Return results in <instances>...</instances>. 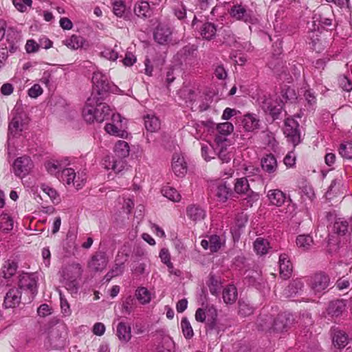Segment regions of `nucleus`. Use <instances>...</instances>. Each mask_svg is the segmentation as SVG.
<instances>
[{"label":"nucleus","mask_w":352,"mask_h":352,"mask_svg":"<svg viewBox=\"0 0 352 352\" xmlns=\"http://www.w3.org/2000/svg\"><path fill=\"white\" fill-rule=\"evenodd\" d=\"M25 114L19 107H15L14 109V116L9 123L8 134L13 137L21 135L25 127Z\"/></svg>","instance_id":"obj_4"},{"label":"nucleus","mask_w":352,"mask_h":352,"mask_svg":"<svg viewBox=\"0 0 352 352\" xmlns=\"http://www.w3.org/2000/svg\"><path fill=\"white\" fill-rule=\"evenodd\" d=\"M210 250L211 252H217L221 246L220 237L216 234L211 235L209 237Z\"/></svg>","instance_id":"obj_51"},{"label":"nucleus","mask_w":352,"mask_h":352,"mask_svg":"<svg viewBox=\"0 0 352 352\" xmlns=\"http://www.w3.org/2000/svg\"><path fill=\"white\" fill-rule=\"evenodd\" d=\"M207 285L210 293L212 295L217 296L221 288V283L214 274H210Z\"/></svg>","instance_id":"obj_42"},{"label":"nucleus","mask_w":352,"mask_h":352,"mask_svg":"<svg viewBox=\"0 0 352 352\" xmlns=\"http://www.w3.org/2000/svg\"><path fill=\"white\" fill-rule=\"evenodd\" d=\"M64 281L65 287L70 294H77L79 288L77 278L64 280Z\"/></svg>","instance_id":"obj_52"},{"label":"nucleus","mask_w":352,"mask_h":352,"mask_svg":"<svg viewBox=\"0 0 352 352\" xmlns=\"http://www.w3.org/2000/svg\"><path fill=\"white\" fill-rule=\"evenodd\" d=\"M303 287L304 284L300 280H294L284 289L283 294L287 298L294 297L302 292Z\"/></svg>","instance_id":"obj_21"},{"label":"nucleus","mask_w":352,"mask_h":352,"mask_svg":"<svg viewBox=\"0 0 352 352\" xmlns=\"http://www.w3.org/2000/svg\"><path fill=\"white\" fill-rule=\"evenodd\" d=\"M332 340L335 347L344 348L348 343V335L338 329H332Z\"/></svg>","instance_id":"obj_22"},{"label":"nucleus","mask_w":352,"mask_h":352,"mask_svg":"<svg viewBox=\"0 0 352 352\" xmlns=\"http://www.w3.org/2000/svg\"><path fill=\"white\" fill-rule=\"evenodd\" d=\"M340 184V180L335 179H333L331 185L329 186L327 192H326V197L329 199L331 198L332 194H336L337 192L339 190V186Z\"/></svg>","instance_id":"obj_57"},{"label":"nucleus","mask_w":352,"mask_h":352,"mask_svg":"<svg viewBox=\"0 0 352 352\" xmlns=\"http://www.w3.org/2000/svg\"><path fill=\"white\" fill-rule=\"evenodd\" d=\"M259 122L256 115L248 113L243 120V127L247 131H253L258 129Z\"/></svg>","instance_id":"obj_31"},{"label":"nucleus","mask_w":352,"mask_h":352,"mask_svg":"<svg viewBox=\"0 0 352 352\" xmlns=\"http://www.w3.org/2000/svg\"><path fill=\"white\" fill-rule=\"evenodd\" d=\"M129 146L123 140H119L115 145L114 153L118 158H126L129 155Z\"/></svg>","instance_id":"obj_32"},{"label":"nucleus","mask_w":352,"mask_h":352,"mask_svg":"<svg viewBox=\"0 0 352 352\" xmlns=\"http://www.w3.org/2000/svg\"><path fill=\"white\" fill-rule=\"evenodd\" d=\"M230 14L237 20H243L245 22H252V17L250 12L241 5L232 6L230 10Z\"/></svg>","instance_id":"obj_20"},{"label":"nucleus","mask_w":352,"mask_h":352,"mask_svg":"<svg viewBox=\"0 0 352 352\" xmlns=\"http://www.w3.org/2000/svg\"><path fill=\"white\" fill-rule=\"evenodd\" d=\"M296 245L303 250H307L314 245V240L309 234H300L296 237Z\"/></svg>","instance_id":"obj_36"},{"label":"nucleus","mask_w":352,"mask_h":352,"mask_svg":"<svg viewBox=\"0 0 352 352\" xmlns=\"http://www.w3.org/2000/svg\"><path fill=\"white\" fill-rule=\"evenodd\" d=\"M76 175L73 168H63L61 173V179L66 181L67 184L69 185L76 179Z\"/></svg>","instance_id":"obj_48"},{"label":"nucleus","mask_w":352,"mask_h":352,"mask_svg":"<svg viewBox=\"0 0 352 352\" xmlns=\"http://www.w3.org/2000/svg\"><path fill=\"white\" fill-rule=\"evenodd\" d=\"M237 298L236 288L233 285H230L223 291V299L226 304L234 303Z\"/></svg>","instance_id":"obj_38"},{"label":"nucleus","mask_w":352,"mask_h":352,"mask_svg":"<svg viewBox=\"0 0 352 352\" xmlns=\"http://www.w3.org/2000/svg\"><path fill=\"white\" fill-rule=\"evenodd\" d=\"M40 45L36 43L34 40H28L25 45V50L28 53H34L39 49Z\"/></svg>","instance_id":"obj_64"},{"label":"nucleus","mask_w":352,"mask_h":352,"mask_svg":"<svg viewBox=\"0 0 352 352\" xmlns=\"http://www.w3.org/2000/svg\"><path fill=\"white\" fill-rule=\"evenodd\" d=\"M263 140L265 144L270 147L272 150H275L278 143L276 141L272 133L269 131H263Z\"/></svg>","instance_id":"obj_47"},{"label":"nucleus","mask_w":352,"mask_h":352,"mask_svg":"<svg viewBox=\"0 0 352 352\" xmlns=\"http://www.w3.org/2000/svg\"><path fill=\"white\" fill-rule=\"evenodd\" d=\"M43 93V89L38 84L34 85L29 90L28 95L30 97L36 98Z\"/></svg>","instance_id":"obj_62"},{"label":"nucleus","mask_w":352,"mask_h":352,"mask_svg":"<svg viewBox=\"0 0 352 352\" xmlns=\"http://www.w3.org/2000/svg\"><path fill=\"white\" fill-rule=\"evenodd\" d=\"M333 230L338 234L345 235L347 233H350L351 228L346 220L338 219L333 224Z\"/></svg>","instance_id":"obj_37"},{"label":"nucleus","mask_w":352,"mask_h":352,"mask_svg":"<svg viewBox=\"0 0 352 352\" xmlns=\"http://www.w3.org/2000/svg\"><path fill=\"white\" fill-rule=\"evenodd\" d=\"M254 309L249 304L244 301H239V313L243 316H248L253 314Z\"/></svg>","instance_id":"obj_53"},{"label":"nucleus","mask_w":352,"mask_h":352,"mask_svg":"<svg viewBox=\"0 0 352 352\" xmlns=\"http://www.w3.org/2000/svg\"><path fill=\"white\" fill-rule=\"evenodd\" d=\"M204 310L201 308H198L195 312V319L197 321L200 322H206V320H208V308Z\"/></svg>","instance_id":"obj_59"},{"label":"nucleus","mask_w":352,"mask_h":352,"mask_svg":"<svg viewBox=\"0 0 352 352\" xmlns=\"http://www.w3.org/2000/svg\"><path fill=\"white\" fill-rule=\"evenodd\" d=\"M188 217L194 221L203 220L206 217V212L199 206L192 205L187 208Z\"/></svg>","instance_id":"obj_30"},{"label":"nucleus","mask_w":352,"mask_h":352,"mask_svg":"<svg viewBox=\"0 0 352 352\" xmlns=\"http://www.w3.org/2000/svg\"><path fill=\"white\" fill-rule=\"evenodd\" d=\"M284 134L287 140L295 146L300 143L301 135L299 124L294 118H287L285 121Z\"/></svg>","instance_id":"obj_5"},{"label":"nucleus","mask_w":352,"mask_h":352,"mask_svg":"<svg viewBox=\"0 0 352 352\" xmlns=\"http://www.w3.org/2000/svg\"><path fill=\"white\" fill-rule=\"evenodd\" d=\"M196 24H197V28L199 29L200 35L204 39L210 41L214 38L217 32V26L214 23L209 21H200L195 16L192 25L194 26Z\"/></svg>","instance_id":"obj_7"},{"label":"nucleus","mask_w":352,"mask_h":352,"mask_svg":"<svg viewBox=\"0 0 352 352\" xmlns=\"http://www.w3.org/2000/svg\"><path fill=\"white\" fill-rule=\"evenodd\" d=\"M172 168L175 174L178 177H183L187 171V167L184 158L173 155Z\"/></svg>","instance_id":"obj_27"},{"label":"nucleus","mask_w":352,"mask_h":352,"mask_svg":"<svg viewBox=\"0 0 352 352\" xmlns=\"http://www.w3.org/2000/svg\"><path fill=\"white\" fill-rule=\"evenodd\" d=\"M107 258L102 252H96L88 263V267L94 272L102 271L107 265Z\"/></svg>","instance_id":"obj_11"},{"label":"nucleus","mask_w":352,"mask_h":352,"mask_svg":"<svg viewBox=\"0 0 352 352\" xmlns=\"http://www.w3.org/2000/svg\"><path fill=\"white\" fill-rule=\"evenodd\" d=\"M22 300V292L16 287H12L4 297L3 305L6 308H14L19 306Z\"/></svg>","instance_id":"obj_10"},{"label":"nucleus","mask_w":352,"mask_h":352,"mask_svg":"<svg viewBox=\"0 0 352 352\" xmlns=\"http://www.w3.org/2000/svg\"><path fill=\"white\" fill-rule=\"evenodd\" d=\"M262 109L271 115L274 120L277 119L283 110V105L271 99H265L262 102Z\"/></svg>","instance_id":"obj_13"},{"label":"nucleus","mask_w":352,"mask_h":352,"mask_svg":"<svg viewBox=\"0 0 352 352\" xmlns=\"http://www.w3.org/2000/svg\"><path fill=\"white\" fill-rule=\"evenodd\" d=\"M144 126L147 131L153 133L160 129L161 122L157 117L154 115H146L144 117Z\"/></svg>","instance_id":"obj_28"},{"label":"nucleus","mask_w":352,"mask_h":352,"mask_svg":"<svg viewBox=\"0 0 352 352\" xmlns=\"http://www.w3.org/2000/svg\"><path fill=\"white\" fill-rule=\"evenodd\" d=\"M125 11V6L122 1H116L113 3V12L118 16H122Z\"/></svg>","instance_id":"obj_63"},{"label":"nucleus","mask_w":352,"mask_h":352,"mask_svg":"<svg viewBox=\"0 0 352 352\" xmlns=\"http://www.w3.org/2000/svg\"><path fill=\"white\" fill-rule=\"evenodd\" d=\"M290 320L286 314H279L275 319H273L272 332H283L287 330Z\"/></svg>","instance_id":"obj_18"},{"label":"nucleus","mask_w":352,"mask_h":352,"mask_svg":"<svg viewBox=\"0 0 352 352\" xmlns=\"http://www.w3.org/2000/svg\"><path fill=\"white\" fill-rule=\"evenodd\" d=\"M197 46L188 45L182 47L175 56V59L179 65H192L196 57Z\"/></svg>","instance_id":"obj_8"},{"label":"nucleus","mask_w":352,"mask_h":352,"mask_svg":"<svg viewBox=\"0 0 352 352\" xmlns=\"http://www.w3.org/2000/svg\"><path fill=\"white\" fill-rule=\"evenodd\" d=\"M330 283L329 275L323 272L316 273L311 280V287L315 293H320L326 289Z\"/></svg>","instance_id":"obj_9"},{"label":"nucleus","mask_w":352,"mask_h":352,"mask_svg":"<svg viewBox=\"0 0 352 352\" xmlns=\"http://www.w3.org/2000/svg\"><path fill=\"white\" fill-rule=\"evenodd\" d=\"M93 91L87 99L85 107L82 110V116L88 123L94 122H102L107 120L111 114V109L104 103L109 93L116 87L109 82L107 77L100 72H95L92 77Z\"/></svg>","instance_id":"obj_1"},{"label":"nucleus","mask_w":352,"mask_h":352,"mask_svg":"<svg viewBox=\"0 0 352 352\" xmlns=\"http://www.w3.org/2000/svg\"><path fill=\"white\" fill-rule=\"evenodd\" d=\"M206 328L207 332L215 330L219 333L220 331L217 323V311L213 306L208 308V320L206 322Z\"/></svg>","instance_id":"obj_17"},{"label":"nucleus","mask_w":352,"mask_h":352,"mask_svg":"<svg viewBox=\"0 0 352 352\" xmlns=\"http://www.w3.org/2000/svg\"><path fill=\"white\" fill-rule=\"evenodd\" d=\"M279 273L281 278L287 280L290 278L292 273V265L286 254L279 256Z\"/></svg>","instance_id":"obj_14"},{"label":"nucleus","mask_w":352,"mask_h":352,"mask_svg":"<svg viewBox=\"0 0 352 352\" xmlns=\"http://www.w3.org/2000/svg\"><path fill=\"white\" fill-rule=\"evenodd\" d=\"M135 299L132 296H128L122 304V312L129 314L133 310Z\"/></svg>","instance_id":"obj_54"},{"label":"nucleus","mask_w":352,"mask_h":352,"mask_svg":"<svg viewBox=\"0 0 352 352\" xmlns=\"http://www.w3.org/2000/svg\"><path fill=\"white\" fill-rule=\"evenodd\" d=\"M267 197L270 203L276 206H281L286 200V195L278 189L269 190Z\"/></svg>","instance_id":"obj_25"},{"label":"nucleus","mask_w":352,"mask_h":352,"mask_svg":"<svg viewBox=\"0 0 352 352\" xmlns=\"http://www.w3.org/2000/svg\"><path fill=\"white\" fill-rule=\"evenodd\" d=\"M34 167L33 162L28 156L17 157L13 163V170L16 176L23 177L28 175Z\"/></svg>","instance_id":"obj_6"},{"label":"nucleus","mask_w":352,"mask_h":352,"mask_svg":"<svg viewBox=\"0 0 352 352\" xmlns=\"http://www.w3.org/2000/svg\"><path fill=\"white\" fill-rule=\"evenodd\" d=\"M216 129L219 134L216 136L215 142L218 146H220V144H223V142L226 140V136L230 134L233 131L234 126L232 123L226 122L217 124Z\"/></svg>","instance_id":"obj_16"},{"label":"nucleus","mask_w":352,"mask_h":352,"mask_svg":"<svg viewBox=\"0 0 352 352\" xmlns=\"http://www.w3.org/2000/svg\"><path fill=\"white\" fill-rule=\"evenodd\" d=\"M262 169L268 173H273L277 168V162L276 157L272 154L266 155L261 159Z\"/></svg>","instance_id":"obj_24"},{"label":"nucleus","mask_w":352,"mask_h":352,"mask_svg":"<svg viewBox=\"0 0 352 352\" xmlns=\"http://www.w3.org/2000/svg\"><path fill=\"white\" fill-rule=\"evenodd\" d=\"M18 263L11 259L6 261L1 267V274L5 279L11 278L16 272Z\"/></svg>","instance_id":"obj_23"},{"label":"nucleus","mask_w":352,"mask_h":352,"mask_svg":"<svg viewBox=\"0 0 352 352\" xmlns=\"http://www.w3.org/2000/svg\"><path fill=\"white\" fill-rule=\"evenodd\" d=\"M219 146H221V148L218 154L219 158L223 163L229 162L231 160L230 154L227 152L226 148L222 146V144H220Z\"/></svg>","instance_id":"obj_61"},{"label":"nucleus","mask_w":352,"mask_h":352,"mask_svg":"<svg viewBox=\"0 0 352 352\" xmlns=\"http://www.w3.org/2000/svg\"><path fill=\"white\" fill-rule=\"evenodd\" d=\"M124 159V158H118L114 157V162L112 164L111 170L115 173H120L124 170L126 166V162Z\"/></svg>","instance_id":"obj_56"},{"label":"nucleus","mask_w":352,"mask_h":352,"mask_svg":"<svg viewBox=\"0 0 352 352\" xmlns=\"http://www.w3.org/2000/svg\"><path fill=\"white\" fill-rule=\"evenodd\" d=\"M135 296L142 304L148 303L151 300L150 292L146 287L138 288L135 292Z\"/></svg>","instance_id":"obj_44"},{"label":"nucleus","mask_w":352,"mask_h":352,"mask_svg":"<svg viewBox=\"0 0 352 352\" xmlns=\"http://www.w3.org/2000/svg\"><path fill=\"white\" fill-rule=\"evenodd\" d=\"M84 42L85 39L82 36L74 34L69 39L65 40L64 43L67 47L76 50L82 47Z\"/></svg>","instance_id":"obj_39"},{"label":"nucleus","mask_w":352,"mask_h":352,"mask_svg":"<svg viewBox=\"0 0 352 352\" xmlns=\"http://www.w3.org/2000/svg\"><path fill=\"white\" fill-rule=\"evenodd\" d=\"M162 195L170 201L174 202L179 201L181 196L177 190L170 186H164L162 189Z\"/></svg>","instance_id":"obj_40"},{"label":"nucleus","mask_w":352,"mask_h":352,"mask_svg":"<svg viewBox=\"0 0 352 352\" xmlns=\"http://www.w3.org/2000/svg\"><path fill=\"white\" fill-rule=\"evenodd\" d=\"M104 129L110 135L120 138H126L127 136V132L123 128L122 124L107 123Z\"/></svg>","instance_id":"obj_29"},{"label":"nucleus","mask_w":352,"mask_h":352,"mask_svg":"<svg viewBox=\"0 0 352 352\" xmlns=\"http://www.w3.org/2000/svg\"><path fill=\"white\" fill-rule=\"evenodd\" d=\"M117 336L121 341L128 342L131 338V327L123 322H119L117 326Z\"/></svg>","instance_id":"obj_35"},{"label":"nucleus","mask_w":352,"mask_h":352,"mask_svg":"<svg viewBox=\"0 0 352 352\" xmlns=\"http://www.w3.org/2000/svg\"><path fill=\"white\" fill-rule=\"evenodd\" d=\"M346 304L343 300H332L329 302L327 313L332 316H338L344 310Z\"/></svg>","instance_id":"obj_26"},{"label":"nucleus","mask_w":352,"mask_h":352,"mask_svg":"<svg viewBox=\"0 0 352 352\" xmlns=\"http://www.w3.org/2000/svg\"><path fill=\"white\" fill-rule=\"evenodd\" d=\"M234 191L238 194L247 195L248 197H256L257 194H254L250 188L248 181L246 178H239L234 184Z\"/></svg>","instance_id":"obj_19"},{"label":"nucleus","mask_w":352,"mask_h":352,"mask_svg":"<svg viewBox=\"0 0 352 352\" xmlns=\"http://www.w3.org/2000/svg\"><path fill=\"white\" fill-rule=\"evenodd\" d=\"M60 301L61 312L65 316H69L72 314V311L67 300L65 298L64 296L60 292Z\"/></svg>","instance_id":"obj_55"},{"label":"nucleus","mask_w":352,"mask_h":352,"mask_svg":"<svg viewBox=\"0 0 352 352\" xmlns=\"http://www.w3.org/2000/svg\"><path fill=\"white\" fill-rule=\"evenodd\" d=\"M45 168L51 174H55L60 171L62 168V164L58 162H47L45 164Z\"/></svg>","instance_id":"obj_58"},{"label":"nucleus","mask_w":352,"mask_h":352,"mask_svg":"<svg viewBox=\"0 0 352 352\" xmlns=\"http://www.w3.org/2000/svg\"><path fill=\"white\" fill-rule=\"evenodd\" d=\"M82 270L79 263H72L65 267L62 270L63 280L78 278L81 276Z\"/></svg>","instance_id":"obj_15"},{"label":"nucleus","mask_w":352,"mask_h":352,"mask_svg":"<svg viewBox=\"0 0 352 352\" xmlns=\"http://www.w3.org/2000/svg\"><path fill=\"white\" fill-rule=\"evenodd\" d=\"M181 329L184 337L186 339H190L194 336L193 329L187 318L184 317L181 321Z\"/></svg>","instance_id":"obj_45"},{"label":"nucleus","mask_w":352,"mask_h":352,"mask_svg":"<svg viewBox=\"0 0 352 352\" xmlns=\"http://www.w3.org/2000/svg\"><path fill=\"white\" fill-rule=\"evenodd\" d=\"M19 290L25 292L28 297L23 296V303H30L37 294V277L34 274L23 273L19 275L18 283Z\"/></svg>","instance_id":"obj_2"},{"label":"nucleus","mask_w":352,"mask_h":352,"mask_svg":"<svg viewBox=\"0 0 352 352\" xmlns=\"http://www.w3.org/2000/svg\"><path fill=\"white\" fill-rule=\"evenodd\" d=\"M267 245L268 242L262 238L256 239L254 243V248L260 255L265 254L267 252Z\"/></svg>","instance_id":"obj_46"},{"label":"nucleus","mask_w":352,"mask_h":352,"mask_svg":"<svg viewBox=\"0 0 352 352\" xmlns=\"http://www.w3.org/2000/svg\"><path fill=\"white\" fill-rule=\"evenodd\" d=\"M282 96L283 98L285 100V101H294L295 100L297 97L295 93V91L294 89L287 87L285 90L282 91Z\"/></svg>","instance_id":"obj_60"},{"label":"nucleus","mask_w":352,"mask_h":352,"mask_svg":"<svg viewBox=\"0 0 352 352\" xmlns=\"http://www.w3.org/2000/svg\"><path fill=\"white\" fill-rule=\"evenodd\" d=\"M273 318L269 315H260L257 319L256 324L261 331L272 332Z\"/></svg>","instance_id":"obj_33"},{"label":"nucleus","mask_w":352,"mask_h":352,"mask_svg":"<svg viewBox=\"0 0 352 352\" xmlns=\"http://www.w3.org/2000/svg\"><path fill=\"white\" fill-rule=\"evenodd\" d=\"M65 335L58 327L51 329L48 336L45 341V346L48 349L60 350L64 348L65 344Z\"/></svg>","instance_id":"obj_3"},{"label":"nucleus","mask_w":352,"mask_h":352,"mask_svg":"<svg viewBox=\"0 0 352 352\" xmlns=\"http://www.w3.org/2000/svg\"><path fill=\"white\" fill-rule=\"evenodd\" d=\"M216 190L218 200L222 202H225L232 192L230 185H227L226 182L218 185Z\"/></svg>","instance_id":"obj_34"},{"label":"nucleus","mask_w":352,"mask_h":352,"mask_svg":"<svg viewBox=\"0 0 352 352\" xmlns=\"http://www.w3.org/2000/svg\"><path fill=\"white\" fill-rule=\"evenodd\" d=\"M13 229V220L8 214L0 216V230L4 232H8Z\"/></svg>","instance_id":"obj_43"},{"label":"nucleus","mask_w":352,"mask_h":352,"mask_svg":"<svg viewBox=\"0 0 352 352\" xmlns=\"http://www.w3.org/2000/svg\"><path fill=\"white\" fill-rule=\"evenodd\" d=\"M339 86L346 91L352 90V81L349 79L346 76L341 75L338 78Z\"/></svg>","instance_id":"obj_50"},{"label":"nucleus","mask_w":352,"mask_h":352,"mask_svg":"<svg viewBox=\"0 0 352 352\" xmlns=\"http://www.w3.org/2000/svg\"><path fill=\"white\" fill-rule=\"evenodd\" d=\"M339 153L344 158L352 159V143L342 144L339 148Z\"/></svg>","instance_id":"obj_49"},{"label":"nucleus","mask_w":352,"mask_h":352,"mask_svg":"<svg viewBox=\"0 0 352 352\" xmlns=\"http://www.w3.org/2000/svg\"><path fill=\"white\" fill-rule=\"evenodd\" d=\"M149 12L150 6L147 1H142L134 7V12L138 16L146 17Z\"/></svg>","instance_id":"obj_41"},{"label":"nucleus","mask_w":352,"mask_h":352,"mask_svg":"<svg viewBox=\"0 0 352 352\" xmlns=\"http://www.w3.org/2000/svg\"><path fill=\"white\" fill-rule=\"evenodd\" d=\"M170 29L162 24L158 25L153 33L155 41L160 45H165L171 41Z\"/></svg>","instance_id":"obj_12"}]
</instances>
